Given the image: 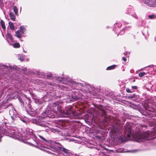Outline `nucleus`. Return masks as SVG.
Instances as JSON below:
<instances>
[{
    "label": "nucleus",
    "mask_w": 156,
    "mask_h": 156,
    "mask_svg": "<svg viewBox=\"0 0 156 156\" xmlns=\"http://www.w3.org/2000/svg\"><path fill=\"white\" fill-rule=\"evenodd\" d=\"M148 135L146 133H144L143 135L140 133L136 135L134 137L135 140L137 142H141L142 141V140L145 139L147 137Z\"/></svg>",
    "instance_id": "nucleus-1"
},
{
    "label": "nucleus",
    "mask_w": 156,
    "mask_h": 156,
    "mask_svg": "<svg viewBox=\"0 0 156 156\" xmlns=\"http://www.w3.org/2000/svg\"><path fill=\"white\" fill-rule=\"evenodd\" d=\"M144 3L146 5L150 7H155L156 0H144Z\"/></svg>",
    "instance_id": "nucleus-2"
},
{
    "label": "nucleus",
    "mask_w": 156,
    "mask_h": 156,
    "mask_svg": "<svg viewBox=\"0 0 156 156\" xmlns=\"http://www.w3.org/2000/svg\"><path fill=\"white\" fill-rule=\"evenodd\" d=\"M10 107L12 109L11 110H10L9 111V115H11V118L12 119V120L13 121V122L15 120H16L17 117L15 115H13L12 116V115L13 114V108L12 107V104H10L8 105H6L5 107V108H7L9 107Z\"/></svg>",
    "instance_id": "nucleus-3"
},
{
    "label": "nucleus",
    "mask_w": 156,
    "mask_h": 156,
    "mask_svg": "<svg viewBox=\"0 0 156 156\" xmlns=\"http://www.w3.org/2000/svg\"><path fill=\"white\" fill-rule=\"evenodd\" d=\"M24 34V33H23L22 32H21L20 31L18 30L16 32L15 36L16 37L18 38H20L22 37L23 34Z\"/></svg>",
    "instance_id": "nucleus-4"
},
{
    "label": "nucleus",
    "mask_w": 156,
    "mask_h": 156,
    "mask_svg": "<svg viewBox=\"0 0 156 156\" xmlns=\"http://www.w3.org/2000/svg\"><path fill=\"white\" fill-rule=\"evenodd\" d=\"M62 151L63 152V154L65 156H71V154L69 152L68 150L63 148L62 149Z\"/></svg>",
    "instance_id": "nucleus-5"
},
{
    "label": "nucleus",
    "mask_w": 156,
    "mask_h": 156,
    "mask_svg": "<svg viewBox=\"0 0 156 156\" xmlns=\"http://www.w3.org/2000/svg\"><path fill=\"white\" fill-rule=\"evenodd\" d=\"M69 115H70V113L68 111L65 112L64 111L62 112L61 115L62 117H67Z\"/></svg>",
    "instance_id": "nucleus-6"
},
{
    "label": "nucleus",
    "mask_w": 156,
    "mask_h": 156,
    "mask_svg": "<svg viewBox=\"0 0 156 156\" xmlns=\"http://www.w3.org/2000/svg\"><path fill=\"white\" fill-rule=\"evenodd\" d=\"M9 16L10 19L13 21H15L16 19V17L14 13L12 12H10L9 13Z\"/></svg>",
    "instance_id": "nucleus-7"
},
{
    "label": "nucleus",
    "mask_w": 156,
    "mask_h": 156,
    "mask_svg": "<svg viewBox=\"0 0 156 156\" xmlns=\"http://www.w3.org/2000/svg\"><path fill=\"white\" fill-rule=\"evenodd\" d=\"M32 122L34 123H35L36 125H39V119L38 118L37 119H33Z\"/></svg>",
    "instance_id": "nucleus-8"
},
{
    "label": "nucleus",
    "mask_w": 156,
    "mask_h": 156,
    "mask_svg": "<svg viewBox=\"0 0 156 156\" xmlns=\"http://www.w3.org/2000/svg\"><path fill=\"white\" fill-rule=\"evenodd\" d=\"M126 130L128 131V133L127 134V136H128V137L127 138V140H129L130 138V135H131V129L129 128H128V129H126Z\"/></svg>",
    "instance_id": "nucleus-9"
},
{
    "label": "nucleus",
    "mask_w": 156,
    "mask_h": 156,
    "mask_svg": "<svg viewBox=\"0 0 156 156\" xmlns=\"http://www.w3.org/2000/svg\"><path fill=\"white\" fill-rule=\"evenodd\" d=\"M1 24L2 28L3 29L5 30L6 28L5 24L3 21L2 20H1Z\"/></svg>",
    "instance_id": "nucleus-10"
},
{
    "label": "nucleus",
    "mask_w": 156,
    "mask_h": 156,
    "mask_svg": "<svg viewBox=\"0 0 156 156\" xmlns=\"http://www.w3.org/2000/svg\"><path fill=\"white\" fill-rule=\"evenodd\" d=\"M9 24L10 28L12 30H14L15 27L13 24L11 22H9Z\"/></svg>",
    "instance_id": "nucleus-11"
},
{
    "label": "nucleus",
    "mask_w": 156,
    "mask_h": 156,
    "mask_svg": "<svg viewBox=\"0 0 156 156\" xmlns=\"http://www.w3.org/2000/svg\"><path fill=\"white\" fill-rule=\"evenodd\" d=\"M6 37L7 38H9L11 41H12L13 40V38L11 34L9 33H7Z\"/></svg>",
    "instance_id": "nucleus-12"
},
{
    "label": "nucleus",
    "mask_w": 156,
    "mask_h": 156,
    "mask_svg": "<svg viewBox=\"0 0 156 156\" xmlns=\"http://www.w3.org/2000/svg\"><path fill=\"white\" fill-rule=\"evenodd\" d=\"M20 46V45L18 43H16L13 44V47L15 48H19Z\"/></svg>",
    "instance_id": "nucleus-13"
},
{
    "label": "nucleus",
    "mask_w": 156,
    "mask_h": 156,
    "mask_svg": "<svg viewBox=\"0 0 156 156\" xmlns=\"http://www.w3.org/2000/svg\"><path fill=\"white\" fill-rule=\"evenodd\" d=\"M13 10L15 14L17 15L18 14V8L16 6H14L13 8Z\"/></svg>",
    "instance_id": "nucleus-14"
},
{
    "label": "nucleus",
    "mask_w": 156,
    "mask_h": 156,
    "mask_svg": "<svg viewBox=\"0 0 156 156\" xmlns=\"http://www.w3.org/2000/svg\"><path fill=\"white\" fill-rule=\"evenodd\" d=\"M19 30V31H20L21 32H22L23 33H24V32L25 30V28L23 26H21L20 27V29Z\"/></svg>",
    "instance_id": "nucleus-15"
},
{
    "label": "nucleus",
    "mask_w": 156,
    "mask_h": 156,
    "mask_svg": "<svg viewBox=\"0 0 156 156\" xmlns=\"http://www.w3.org/2000/svg\"><path fill=\"white\" fill-rule=\"evenodd\" d=\"M116 66V65H113L110 66L108 67L107 68V69L108 70H111L112 69H114L115 67Z\"/></svg>",
    "instance_id": "nucleus-16"
},
{
    "label": "nucleus",
    "mask_w": 156,
    "mask_h": 156,
    "mask_svg": "<svg viewBox=\"0 0 156 156\" xmlns=\"http://www.w3.org/2000/svg\"><path fill=\"white\" fill-rule=\"evenodd\" d=\"M52 74L51 73H49L48 74L46 75H44V78H50Z\"/></svg>",
    "instance_id": "nucleus-17"
},
{
    "label": "nucleus",
    "mask_w": 156,
    "mask_h": 156,
    "mask_svg": "<svg viewBox=\"0 0 156 156\" xmlns=\"http://www.w3.org/2000/svg\"><path fill=\"white\" fill-rule=\"evenodd\" d=\"M28 107L29 108V109L27 108V109H26V111L27 112V113H28V110H30V111L31 112H33V111L32 110V108H31L30 106L31 105H28Z\"/></svg>",
    "instance_id": "nucleus-18"
},
{
    "label": "nucleus",
    "mask_w": 156,
    "mask_h": 156,
    "mask_svg": "<svg viewBox=\"0 0 156 156\" xmlns=\"http://www.w3.org/2000/svg\"><path fill=\"white\" fill-rule=\"evenodd\" d=\"M145 74V73L144 72H140L139 73V76L140 77H142L144 76Z\"/></svg>",
    "instance_id": "nucleus-19"
},
{
    "label": "nucleus",
    "mask_w": 156,
    "mask_h": 156,
    "mask_svg": "<svg viewBox=\"0 0 156 156\" xmlns=\"http://www.w3.org/2000/svg\"><path fill=\"white\" fill-rule=\"evenodd\" d=\"M148 17L152 19L154 18L155 17V16L154 15H149L148 16Z\"/></svg>",
    "instance_id": "nucleus-20"
},
{
    "label": "nucleus",
    "mask_w": 156,
    "mask_h": 156,
    "mask_svg": "<svg viewBox=\"0 0 156 156\" xmlns=\"http://www.w3.org/2000/svg\"><path fill=\"white\" fill-rule=\"evenodd\" d=\"M126 92L128 93H131L132 92L130 90V89L128 88H127L126 89Z\"/></svg>",
    "instance_id": "nucleus-21"
},
{
    "label": "nucleus",
    "mask_w": 156,
    "mask_h": 156,
    "mask_svg": "<svg viewBox=\"0 0 156 156\" xmlns=\"http://www.w3.org/2000/svg\"><path fill=\"white\" fill-rule=\"evenodd\" d=\"M39 137H40L44 141H45V142H47V141H46V140H45V139L44 138V137L41 136H39Z\"/></svg>",
    "instance_id": "nucleus-22"
},
{
    "label": "nucleus",
    "mask_w": 156,
    "mask_h": 156,
    "mask_svg": "<svg viewBox=\"0 0 156 156\" xmlns=\"http://www.w3.org/2000/svg\"><path fill=\"white\" fill-rule=\"evenodd\" d=\"M132 88L133 89H137V87L136 86H132Z\"/></svg>",
    "instance_id": "nucleus-23"
},
{
    "label": "nucleus",
    "mask_w": 156,
    "mask_h": 156,
    "mask_svg": "<svg viewBox=\"0 0 156 156\" xmlns=\"http://www.w3.org/2000/svg\"><path fill=\"white\" fill-rule=\"evenodd\" d=\"M122 60L124 61V62H126V59L125 58V57H123L122 58Z\"/></svg>",
    "instance_id": "nucleus-24"
},
{
    "label": "nucleus",
    "mask_w": 156,
    "mask_h": 156,
    "mask_svg": "<svg viewBox=\"0 0 156 156\" xmlns=\"http://www.w3.org/2000/svg\"><path fill=\"white\" fill-rule=\"evenodd\" d=\"M2 135L1 134H0V142L1 141V138H2Z\"/></svg>",
    "instance_id": "nucleus-25"
},
{
    "label": "nucleus",
    "mask_w": 156,
    "mask_h": 156,
    "mask_svg": "<svg viewBox=\"0 0 156 156\" xmlns=\"http://www.w3.org/2000/svg\"><path fill=\"white\" fill-rule=\"evenodd\" d=\"M22 121L24 123H26V122L24 120H22Z\"/></svg>",
    "instance_id": "nucleus-26"
},
{
    "label": "nucleus",
    "mask_w": 156,
    "mask_h": 156,
    "mask_svg": "<svg viewBox=\"0 0 156 156\" xmlns=\"http://www.w3.org/2000/svg\"><path fill=\"white\" fill-rule=\"evenodd\" d=\"M3 2L2 0H0V4L1 5L2 3Z\"/></svg>",
    "instance_id": "nucleus-27"
},
{
    "label": "nucleus",
    "mask_w": 156,
    "mask_h": 156,
    "mask_svg": "<svg viewBox=\"0 0 156 156\" xmlns=\"http://www.w3.org/2000/svg\"><path fill=\"white\" fill-rule=\"evenodd\" d=\"M128 53L129 54V52H124V54L125 55L126 54H127Z\"/></svg>",
    "instance_id": "nucleus-28"
},
{
    "label": "nucleus",
    "mask_w": 156,
    "mask_h": 156,
    "mask_svg": "<svg viewBox=\"0 0 156 156\" xmlns=\"http://www.w3.org/2000/svg\"><path fill=\"white\" fill-rule=\"evenodd\" d=\"M20 59L21 60V61H22V60H23V59H22L21 58H20Z\"/></svg>",
    "instance_id": "nucleus-29"
},
{
    "label": "nucleus",
    "mask_w": 156,
    "mask_h": 156,
    "mask_svg": "<svg viewBox=\"0 0 156 156\" xmlns=\"http://www.w3.org/2000/svg\"><path fill=\"white\" fill-rule=\"evenodd\" d=\"M72 113H73V115H74V112H72Z\"/></svg>",
    "instance_id": "nucleus-30"
},
{
    "label": "nucleus",
    "mask_w": 156,
    "mask_h": 156,
    "mask_svg": "<svg viewBox=\"0 0 156 156\" xmlns=\"http://www.w3.org/2000/svg\"><path fill=\"white\" fill-rule=\"evenodd\" d=\"M36 147L37 148H38V146H36Z\"/></svg>",
    "instance_id": "nucleus-31"
},
{
    "label": "nucleus",
    "mask_w": 156,
    "mask_h": 156,
    "mask_svg": "<svg viewBox=\"0 0 156 156\" xmlns=\"http://www.w3.org/2000/svg\"><path fill=\"white\" fill-rule=\"evenodd\" d=\"M5 66V67H6V66Z\"/></svg>",
    "instance_id": "nucleus-32"
}]
</instances>
